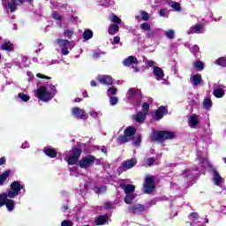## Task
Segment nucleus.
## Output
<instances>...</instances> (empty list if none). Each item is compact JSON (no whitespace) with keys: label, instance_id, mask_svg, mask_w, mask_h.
Here are the masks:
<instances>
[{"label":"nucleus","instance_id":"42","mask_svg":"<svg viewBox=\"0 0 226 226\" xmlns=\"http://www.w3.org/2000/svg\"><path fill=\"white\" fill-rule=\"evenodd\" d=\"M191 126H197V124H199V118L197 117V116H192L191 117Z\"/></svg>","mask_w":226,"mask_h":226},{"label":"nucleus","instance_id":"30","mask_svg":"<svg viewBox=\"0 0 226 226\" xmlns=\"http://www.w3.org/2000/svg\"><path fill=\"white\" fill-rule=\"evenodd\" d=\"M213 94L215 98H223V96H225V90H223V88L215 89Z\"/></svg>","mask_w":226,"mask_h":226},{"label":"nucleus","instance_id":"34","mask_svg":"<svg viewBox=\"0 0 226 226\" xmlns=\"http://www.w3.org/2000/svg\"><path fill=\"white\" fill-rule=\"evenodd\" d=\"M141 143H142V135L139 134L138 136H136V138H134L132 144L134 147H139V146H140Z\"/></svg>","mask_w":226,"mask_h":226},{"label":"nucleus","instance_id":"7","mask_svg":"<svg viewBox=\"0 0 226 226\" xmlns=\"http://www.w3.org/2000/svg\"><path fill=\"white\" fill-rule=\"evenodd\" d=\"M143 188L145 190V193H153V192H154V188H156V185L154 183V177L147 176L145 178Z\"/></svg>","mask_w":226,"mask_h":226},{"label":"nucleus","instance_id":"27","mask_svg":"<svg viewBox=\"0 0 226 226\" xmlns=\"http://www.w3.org/2000/svg\"><path fill=\"white\" fill-rule=\"evenodd\" d=\"M2 50H6L7 52H13V43L10 41H5L1 45Z\"/></svg>","mask_w":226,"mask_h":226},{"label":"nucleus","instance_id":"62","mask_svg":"<svg viewBox=\"0 0 226 226\" xmlns=\"http://www.w3.org/2000/svg\"><path fill=\"white\" fill-rule=\"evenodd\" d=\"M6 163V159L4 157L0 158V165H4Z\"/></svg>","mask_w":226,"mask_h":226},{"label":"nucleus","instance_id":"11","mask_svg":"<svg viewBox=\"0 0 226 226\" xmlns=\"http://www.w3.org/2000/svg\"><path fill=\"white\" fill-rule=\"evenodd\" d=\"M129 213L132 215H142L144 211H146V206L137 203L132 205V207H129Z\"/></svg>","mask_w":226,"mask_h":226},{"label":"nucleus","instance_id":"39","mask_svg":"<svg viewBox=\"0 0 226 226\" xmlns=\"http://www.w3.org/2000/svg\"><path fill=\"white\" fill-rule=\"evenodd\" d=\"M102 54H105V53L102 52V50L100 49H97L94 51V53L92 54V57L93 59H100V57H102Z\"/></svg>","mask_w":226,"mask_h":226},{"label":"nucleus","instance_id":"50","mask_svg":"<svg viewBox=\"0 0 226 226\" xmlns=\"http://www.w3.org/2000/svg\"><path fill=\"white\" fill-rule=\"evenodd\" d=\"M36 77L38 79H45L46 80H50L52 78L49 77V76H46V75H43L41 73H38L36 74Z\"/></svg>","mask_w":226,"mask_h":226},{"label":"nucleus","instance_id":"9","mask_svg":"<svg viewBox=\"0 0 226 226\" xmlns=\"http://www.w3.org/2000/svg\"><path fill=\"white\" fill-rule=\"evenodd\" d=\"M56 43L58 45V47H60V49H62L63 56H68V54H70V50H68L70 47V41L58 38L56 39Z\"/></svg>","mask_w":226,"mask_h":226},{"label":"nucleus","instance_id":"14","mask_svg":"<svg viewBox=\"0 0 226 226\" xmlns=\"http://www.w3.org/2000/svg\"><path fill=\"white\" fill-rule=\"evenodd\" d=\"M98 81L103 86H112V84H114V79H112V76L109 75L100 76Z\"/></svg>","mask_w":226,"mask_h":226},{"label":"nucleus","instance_id":"4","mask_svg":"<svg viewBox=\"0 0 226 226\" xmlns=\"http://www.w3.org/2000/svg\"><path fill=\"white\" fill-rule=\"evenodd\" d=\"M36 96L41 102H50L54 98V94L47 91V87L41 86L37 89Z\"/></svg>","mask_w":226,"mask_h":226},{"label":"nucleus","instance_id":"58","mask_svg":"<svg viewBox=\"0 0 226 226\" xmlns=\"http://www.w3.org/2000/svg\"><path fill=\"white\" fill-rule=\"evenodd\" d=\"M105 209H110L112 207V203L107 202L104 204Z\"/></svg>","mask_w":226,"mask_h":226},{"label":"nucleus","instance_id":"26","mask_svg":"<svg viewBox=\"0 0 226 226\" xmlns=\"http://www.w3.org/2000/svg\"><path fill=\"white\" fill-rule=\"evenodd\" d=\"M108 33L111 36H114V34H117V33H119V25L111 24L109 27Z\"/></svg>","mask_w":226,"mask_h":226},{"label":"nucleus","instance_id":"63","mask_svg":"<svg viewBox=\"0 0 226 226\" xmlns=\"http://www.w3.org/2000/svg\"><path fill=\"white\" fill-rule=\"evenodd\" d=\"M90 86H92V87H96L98 86V84L96 83V81L91 80L90 81Z\"/></svg>","mask_w":226,"mask_h":226},{"label":"nucleus","instance_id":"12","mask_svg":"<svg viewBox=\"0 0 226 226\" xmlns=\"http://www.w3.org/2000/svg\"><path fill=\"white\" fill-rule=\"evenodd\" d=\"M204 33V23H198L189 29L190 34H202Z\"/></svg>","mask_w":226,"mask_h":226},{"label":"nucleus","instance_id":"6","mask_svg":"<svg viewBox=\"0 0 226 226\" xmlns=\"http://www.w3.org/2000/svg\"><path fill=\"white\" fill-rule=\"evenodd\" d=\"M82 154V149L75 147L72 149V154L67 158L68 165H77Z\"/></svg>","mask_w":226,"mask_h":226},{"label":"nucleus","instance_id":"10","mask_svg":"<svg viewBox=\"0 0 226 226\" xmlns=\"http://www.w3.org/2000/svg\"><path fill=\"white\" fill-rule=\"evenodd\" d=\"M137 165V159L132 158L131 160H127L124 162V164L117 169V172L121 174L122 172H124L130 169H132V167H135Z\"/></svg>","mask_w":226,"mask_h":226},{"label":"nucleus","instance_id":"13","mask_svg":"<svg viewBox=\"0 0 226 226\" xmlns=\"http://www.w3.org/2000/svg\"><path fill=\"white\" fill-rule=\"evenodd\" d=\"M169 114V109L167 107L162 105L158 109L155 110V119L156 121H160V119H163V116H167Z\"/></svg>","mask_w":226,"mask_h":226},{"label":"nucleus","instance_id":"2","mask_svg":"<svg viewBox=\"0 0 226 226\" xmlns=\"http://www.w3.org/2000/svg\"><path fill=\"white\" fill-rule=\"evenodd\" d=\"M20 190H24V185H21L19 181H13L10 185V190L5 193L9 196V199H15V197L20 195Z\"/></svg>","mask_w":226,"mask_h":226},{"label":"nucleus","instance_id":"33","mask_svg":"<svg viewBox=\"0 0 226 226\" xmlns=\"http://www.w3.org/2000/svg\"><path fill=\"white\" fill-rule=\"evenodd\" d=\"M135 197H137V195L135 194H125V197H124L125 204H132L133 200H135Z\"/></svg>","mask_w":226,"mask_h":226},{"label":"nucleus","instance_id":"32","mask_svg":"<svg viewBox=\"0 0 226 226\" xmlns=\"http://www.w3.org/2000/svg\"><path fill=\"white\" fill-rule=\"evenodd\" d=\"M203 107L206 110H209L213 107V101L210 98H205L203 101Z\"/></svg>","mask_w":226,"mask_h":226},{"label":"nucleus","instance_id":"31","mask_svg":"<svg viewBox=\"0 0 226 226\" xmlns=\"http://www.w3.org/2000/svg\"><path fill=\"white\" fill-rule=\"evenodd\" d=\"M91 38H93V30L91 29H86L83 32V40H85L86 41H87L88 40H91Z\"/></svg>","mask_w":226,"mask_h":226},{"label":"nucleus","instance_id":"3","mask_svg":"<svg viewBox=\"0 0 226 226\" xmlns=\"http://www.w3.org/2000/svg\"><path fill=\"white\" fill-rule=\"evenodd\" d=\"M6 192H3L0 194V204L1 206H5L7 211L11 213L13 209H15V200H11Z\"/></svg>","mask_w":226,"mask_h":226},{"label":"nucleus","instance_id":"45","mask_svg":"<svg viewBox=\"0 0 226 226\" xmlns=\"http://www.w3.org/2000/svg\"><path fill=\"white\" fill-rule=\"evenodd\" d=\"M108 91L112 96H116V94H117V88L114 86L110 87Z\"/></svg>","mask_w":226,"mask_h":226},{"label":"nucleus","instance_id":"41","mask_svg":"<svg viewBox=\"0 0 226 226\" xmlns=\"http://www.w3.org/2000/svg\"><path fill=\"white\" fill-rule=\"evenodd\" d=\"M171 8H173L174 11H181V4L178 2H172Z\"/></svg>","mask_w":226,"mask_h":226},{"label":"nucleus","instance_id":"43","mask_svg":"<svg viewBox=\"0 0 226 226\" xmlns=\"http://www.w3.org/2000/svg\"><path fill=\"white\" fill-rule=\"evenodd\" d=\"M165 36L169 38V40H174L175 32L174 30H168L165 32Z\"/></svg>","mask_w":226,"mask_h":226},{"label":"nucleus","instance_id":"38","mask_svg":"<svg viewBox=\"0 0 226 226\" xmlns=\"http://www.w3.org/2000/svg\"><path fill=\"white\" fill-rule=\"evenodd\" d=\"M215 64H218V66H226V58L225 57H220L217 60H215Z\"/></svg>","mask_w":226,"mask_h":226},{"label":"nucleus","instance_id":"37","mask_svg":"<svg viewBox=\"0 0 226 226\" xmlns=\"http://www.w3.org/2000/svg\"><path fill=\"white\" fill-rule=\"evenodd\" d=\"M117 140L120 142V144H126V142L129 141L128 136H126V134L118 136Z\"/></svg>","mask_w":226,"mask_h":226},{"label":"nucleus","instance_id":"5","mask_svg":"<svg viewBox=\"0 0 226 226\" xmlns=\"http://www.w3.org/2000/svg\"><path fill=\"white\" fill-rule=\"evenodd\" d=\"M94 162H96V157L93 154H88L81 158L78 162V165L79 169H88V167H92V165H94Z\"/></svg>","mask_w":226,"mask_h":226},{"label":"nucleus","instance_id":"47","mask_svg":"<svg viewBox=\"0 0 226 226\" xmlns=\"http://www.w3.org/2000/svg\"><path fill=\"white\" fill-rule=\"evenodd\" d=\"M53 19H55V20H63V17L61 15H59V13L56 11H54L52 13H51Z\"/></svg>","mask_w":226,"mask_h":226},{"label":"nucleus","instance_id":"53","mask_svg":"<svg viewBox=\"0 0 226 226\" xmlns=\"http://www.w3.org/2000/svg\"><path fill=\"white\" fill-rule=\"evenodd\" d=\"M120 41H121V37H119L118 35H117L113 38V43H115V45H118V43H120Z\"/></svg>","mask_w":226,"mask_h":226},{"label":"nucleus","instance_id":"60","mask_svg":"<svg viewBox=\"0 0 226 226\" xmlns=\"http://www.w3.org/2000/svg\"><path fill=\"white\" fill-rule=\"evenodd\" d=\"M159 15H160L161 17H165V9H161V10L159 11Z\"/></svg>","mask_w":226,"mask_h":226},{"label":"nucleus","instance_id":"22","mask_svg":"<svg viewBox=\"0 0 226 226\" xmlns=\"http://www.w3.org/2000/svg\"><path fill=\"white\" fill-rule=\"evenodd\" d=\"M212 172L214 174L215 184L217 186H220V185H222V176H220V173L218 172V170H216V169H212Z\"/></svg>","mask_w":226,"mask_h":226},{"label":"nucleus","instance_id":"52","mask_svg":"<svg viewBox=\"0 0 226 226\" xmlns=\"http://www.w3.org/2000/svg\"><path fill=\"white\" fill-rule=\"evenodd\" d=\"M154 162H156V160L154 157H150L147 159V165L151 166L154 164Z\"/></svg>","mask_w":226,"mask_h":226},{"label":"nucleus","instance_id":"17","mask_svg":"<svg viewBox=\"0 0 226 226\" xmlns=\"http://www.w3.org/2000/svg\"><path fill=\"white\" fill-rule=\"evenodd\" d=\"M153 74L154 75L156 80H162L165 77L163 69H162L158 66H154Z\"/></svg>","mask_w":226,"mask_h":226},{"label":"nucleus","instance_id":"55","mask_svg":"<svg viewBox=\"0 0 226 226\" xmlns=\"http://www.w3.org/2000/svg\"><path fill=\"white\" fill-rule=\"evenodd\" d=\"M190 216L192 217V218H194L195 220H198V218H199V213H197V212H192V213L190 214Z\"/></svg>","mask_w":226,"mask_h":226},{"label":"nucleus","instance_id":"44","mask_svg":"<svg viewBox=\"0 0 226 226\" xmlns=\"http://www.w3.org/2000/svg\"><path fill=\"white\" fill-rule=\"evenodd\" d=\"M73 30H65L64 32V36H65V38H68L69 40H72V37L73 36Z\"/></svg>","mask_w":226,"mask_h":226},{"label":"nucleus","instance_id":"18","mask_svg":"<svg viewBox=\"0 0 226 226\" xmlns=\"http://www.w3.org/2000/svg\"><path fill=\"white\" fill-rule=\"evenodd\" d=\"M124 66H132V64H139V59L133 56H130L123 61Z\"/></svg>","mask_w":226,"mask_h":226},{"label":"nucleus","instance_id":"15","mask_svg":"<svg viewBox=\"0 0 226 226\" xmlns=\"http://www.w3.org/2000/svg\"><path fill=\"white\" fill-rule=\"evenodd\" d=\"M72 115L74 116L76 119H84V117L86 116V111H84V109L75 107L72 109Z\"/></svg>","mask_w":226,"mask_h":226},{"label":"nucleus","instance_id":"23","mask_svg":"<svg viewBox=\"0 0 226 226\" xmlns=\"http://www.w3.org/2000/svg\"><path fill=\"white\" fill-rule=\"evenodd\" d=\"M133 119H135L137 123H144V121H146V113L139 111L133 116Z\"/></svg>","mask_w":226,"mask_h":226},{"label":"nucleus","instance_id":"8","mask_svg":"<svg viewBox=\"0 0 226 226\" xmlns=\"http://www.w3.org/2000/svg\"><path fill=\"white\" fill-rule=\"evenodd\" d=\"M127 96L132 100H137V102H140L144 95H142V91L140 89L132 87L128 90Z\"/></svg>","mask_w":226,"mask_h":226},{"label":"nucleus","instance_id":"49","mask_svg":"<svg viewBox=\"0 0 226 226\" xmlns=\"http://www.w3.org/2000/svg\"><path fill=\"white\" fill-rule=\"evenodd\" d=\"M61 226H73V222L70 220H64L61 222Z\"/></svg>","mask_w":226,"mask_h":226},{"label":"nucleus","instance_id":"56","mask_svg":"<svg viewBox=\"0 0 226 226\" xmlns=\"http://www.w3.org/2000/svg\"><path fill=\"white\" fill-rule=\"evenodd\" d=\"M200 50V48H199L198 45L192 46V52H194V54L199 53Z\"/></svg>","mask_w":226,"mask_h":226},{"label":"nucleus","instance_id":"40","mask_svg":"<svg viewBox=\"0 0 226 226\" xmlns=\"http://www.w3.org/2000/svg\"><path fill=\"white\" fill-rule=\"evenodd\" d=\"M18 98H20L22 102H29V100H31V97H29V95L22 93L18 94Z\"/></svg>","mask_w":226,"mask_h":226},{"label":"nucleus","instance_id":"25","mask_svg":"<svg viewBox=\"0 0 226 226\" xmlns=\"http://www.w3.org/2000/svg\"><path fill=\"white\" fill-rule=\"evenodd\" d=\"M44 154L49 156V158H56V156H57V151H56V148H46L44 150Z\"/></svg>","mask_w":226,"mask_h":226},{"label":"nucleus","instance_id":"28","mask_svg":"<svg viewBox=\"0 0 226 226\" xmlns=\"http://www.w3.org/2000/svg\"><path fill=\"white\" fill-rule=\"evenodd\" d=\"M200 84H202V76L200 74L192 76V86H200Z\"/></svg>","mask_w":226,"mask_h":226},{"label":"nucleus","instance_id":"24","mask_svg":"<svg viewBox=\"0 0 226 226\" xmlns=\"http://www.w3.org/2000/svg\"><path fill=\"white\" fill-rule=\"evenodd\" d=\"M10 174H11V170H5L4 173L0 175V185L3 186L4 185V181L10 177Z\"/></svg>","mask_w":226,"mask_h":226},{"label":"nucleus","instance_id":"59","mask_svg":"<svg viewBox=\"0 0 226 226\" xmlns=\"http://www.w3.org/2000/svg\"><path fill=\"white\" fill-rule=\"evenodd\" d=\"M50 93L53 94V98H54V96L56 95V93H57V91L56 90L55 86L51 87V92Z\"/></svg>","mask_w":226,"mask_h":226},{"label":"nucleus","instance_id":"46","mask_svg":"<svg viewBox=\"0 0 226 226\" xmlns=\"http://www.w3.org/2000/svg\"><path fill=\"white\" fill-rule=\"evenodd\" d=\"M111 22H113V24H121V19H119V17H117V15L113 14L112 15V19H111Z\"/></svg>","mask_w":226,"mask_h":226},{"label":"nucleus","instance_id":"20","mask_svg":"<svg viewBox=\"0 0 226 226\" xmlns=\"http://www.w3.org/2000/svg\"><path fill=\"white\" fill-rule=\"evenodd\" d=\"M136 133L137 128H135L134 126L126 127L124 131V134L126 135V137H134Z\"/></svg>","mask_w":226,"mask_h":226},{"label":"nucleus","instance_id":"64","mask_svg":"<svg viewBox=\"0 0 226 226\" xmlns=\"http://www.w3.org/2000/svg\"><path fill=\"white\" fill-rule=\"evenodd\" d=\"M101 151L102 153H104V154H107V147H102Z\"/></svg>","mask_w":226,"mask_h":226},{"label":"nucleus","instance_id":"48","mask_svg":"<svg viewBox=\"0 0 226 226\" xmlns=\"http://www.w3.org/2000/svg\"><path fill=\"white\" fill-rule=\"evenodd\" d=\"M119 102V99L116 96H111L109 98V103L110 105H117V102Z\"/></svg>","mask_w":226,"mask_h":226},{"label":"nucleus","instance_id":"54","mask_svg":"<svg viewBox=\"0 0 226 226\" xmlns=\"http://www.w3.org/2000/svg\"><path fill=\"white\" fill-rule=\"evenodd\" d=\"M155 64H156V63L153 60H148L147 62V66H148V68H153V66L155 65Z\"/></svg>","mask_w":226,"mask_h":226},{"label":"nucleus","instance_id":"19","mask_svg":"<svg viewBox=\"0 0 226 226\" xmlns=\"http://www.w3.org/2000/svg\"><path fill=\"white\" fill-rule=\"evenodd\" d=\"M17 0H11V3H9V10L11 11V13H13V11H17V6H19V4L16 2ZM19 3H20V4H24V0H18Z\"/></svg>","mask_w":226,"mask_h":226},{"label":"nucleus","instance_id":"61","mask_svg":"<svg viewBox=\"0 0 226 226\" xmlns=\"http://www.w3.org/2000/svg\"><path fill=\"white\" fill-rule=\"evenodd\" d=\"M102 190H107V186L97 187V193H100Z\"/></svg>","mask_w":226,"mask_h":226},{"label":"nucleus","instance_id":"1","mask_svg":"<svg viewBox=\"0 0 226 226\" xmlns=\"http://www.w3.org/2000/svg\"><path fill=\"white\" fill-rule=\"evenodd\" d=\"M176 139V132L170 131H154L150 135L151 142H165Z\"/></svg>","mask_w":226,"mask_h":226},{"label":"nucleus","instance_id":"57","mask_svg":"<svg viewBox=\"0 0 226 226\" xmlns=\"http://www.w3.org/2000/svg\"><path fill=\"white\" fill-rule=\"evenodd\" d=\"M89 114L92 116V117H94V119H96V117H98V116H99L100 113H98V112H96V111H91Z\"/></svg>","mask_w":226,"mask_h":226},{"label":"nucleus","instance_id":"35","mask_svg":"<svg viewBox=\"0 0 226 226\" xmlns=\"http://www.w3.org/2000/svg\"><path fill=\"white\" fill-rule=\"evenodd\" d=\"M140 16H141V20H143L144 22H147V20H149L150 19V15L147 11H140Z\"/></svg>","mask_w":226,"mask_h":226},{"label":"nucleus","instance_id":"16","mask_svg":"<svg viewBox=\"0 0 226 226\" xmlns=\"http://www.w3.org/2000/svg\"><path fill=\"white\" fill-rule=\"evenodd\" d=\"M120 188L124 190L125 194H133V192H135V185L132 184H120Z\"/></svg>","mask_w":226,"mask_h":226},{"label":"nucleus","instance_id":"21","mask_svg":"<svg viewBox=\"0 0 226 226\" xmlns=\"http://www.w3.org/2000/svg\"><path fill=\"white\" fill-rule=\"evenodd\" d=\"M108 220H109L108 215H99L95 219V225H105V223H107Z\"/></svg>","mask_w":226,"mask_h":226},{"label":"nucleus","instance_id":"29","mask_svg":"<svg viewBox=\"0 0 226 226\" xmlns=\"http://www.w3.org/2000/svg\"><path fill=\"white\" fill-rule=\"evenodd\" d=\"M193 68H195L196 72H202V70H204V62L196 60L193 63Z\"/></svg>","mask_w":226,"mask_h":226},{"label":"nucleus","instance_id":"51","mask_svg":"<svg viewBox=\"0 0 226 226\" xmlns=\"http://www.w3.org/2000/svg\"><path fill=\"white\" fill-rule=\"evenodd\" d=\"M142 109L144 112H149V103L144 102L142 104Z\"/></svg>","mask_w":226,"mask_h":226},{"label":"nucleus","instance_id":"36","mask_svg":"<svg viewBox=\"0 0 226 226\" xmlns=\"http://www.w3.org/2000/svg\"><path fill=\"white\" fill-rule=\"evenodd\" d=\"M139 27L142 31H151V25H149L147 22L140 24Z\"/></svg>","mask_w":226,"mask_h":226}]
</instances>
